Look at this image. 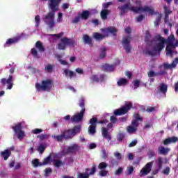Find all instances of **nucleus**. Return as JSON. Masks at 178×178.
Listing matches in <instances>:
<instances>
[{
    "mask_svg": "<svg viewBox=\"0 0 178 178\" xmlns=\"http://www.w3.org/2000/svg\"><path fill=\"white\" fill-rule=\"evenodd\" d=\"M162 165H163L162 158L161 157H159L158 158L159 170H160V169H162Z\"/></svg>",
    "mask_w": 178,
    "mask_h": 178,
    "instance_id": "obj_57",
    "label": "nucleus"
},
{
    "mask_svg": "<svg viewBox=\"0 0 178 178\" xmlns=\"http://www.w3.org/2000/svg\"><path fill=\"white\" fill-rule=\"evenodd\" d=\"M131 108H133V103H131V102H126L124 106H122L118 109L114 110V115L111 116L110 122L113 124H115V123H118V118H116V116H123V115H126Z\"/></svg>",
    "mask_w": 178,
    "mask_h": 178,
    "instance_id": "obj_4",
    "label": "nucleus"
},
{
    "mask_svg": "<svg viewBox=\"0 0 178 178\" xmlns=\"http://www.w3.org/2000/svg\"><path fill=\"white\" fill-rule=\"evenodd\" d=\"M122 44L125 52L130 54L131 52V45H130V39L129 38H124L122 41Z\"/></svg>",
    "mask_w": 178,
    "mask_h": 178,
    "instance_id": "obj_12",
    "label": "nucleus"
},
{
    "mask_svg": "<svg viewBox=\"0 0 178 178\" xmlns=\"http://www.w3.org/2000/svg\"><path fill=\"white\" fill-rule=\"evenodd\" d=\"M19 40H20V37L19 36L8 39L5 44V47L12 45L13 44H16V42H19Z\"/></svg>",
    "mask_w": 178,
    "mask_h": 178,
    "instance_id": "obj_20",
    "label": "nucleus"
},
{
    "mask_svg": "<svg viewBox=\"0 0 178 178\" xmlns=\"http://www.w3.org/2000/svg\"><path fill=\"white\" fill-rule=\"evenodd\" d=\"M53 163L56 168H60V166L63 165V163L62 162V161L59 159H54L53 161Z\"/></svg>",
    "mask_w": 178,
    "mask_h": 178,
    "instance_id": "obj_37",
    "label": "nucleus"
},
{
    "mask_svg": "<svg viewBox=\"0 0 178 178\" xmlns=\"http://www.w3.org/2000/svg\"><path fill=\"white\" fill-rule=\"evenodd\" d=\"M35 48L38 49L39 52H44V51H45V47H44V45H42V43L40 41L36 42Z\"/></svg>",
    "mask_w": 178,
    "mask_h": 178,
    "instance_id": "obj_31",
    "label": "nucleus"
},
{
    "mask_svg": "<svg viewBox=\"0 0 178 178\" xmlns=\"http://www.w3.org/2000/svg\"><path fill=\"white\" fill-rule=\"evenodd\" d=\"M177 63H178V57L175 58L171 64L164 63L163 64V66L165 70L175 69V67L177 66Z\"/></svg>",
    "mask_w": 178,
    "mask_h": 178,
    "instance_id": "obj_14",
    "label": "nucleus"
},
{
    "mask_svg": "<svg viewBox=\"0 0 178 178\" xmlns=\"http://www.w3.org/2000/svg\"><path fill=\"white\" fill-rule=\"evenodd\" d=\"M97 123H98V119L97 118L93 117L90 120V125L89 126L88 130L89 134L91 136H94V134L97 133Z\"/></svg>",
    "mask_w": 178,
    "mask_h": 178,
    "instance_id": "obj_7",
    "label": "nucleus"
},
{
    "mask_svg": "<svg viewBox=\"0 0 178 178\" xmlns=\"http://www.w3.org/2000/svg\"><path fill=\"white\" fill-rule=\"evenodd\" d=\"M11 129H13L15 134H17V133L22 131L23 127H22V124L18 122L15 126L12 127Z\"/></svg>",
    "mask_w": 178,
    "mask_h": 178,
    "instance_id": "obj_29",
    "label": "nucleus"
},
{
    "mask_svg": "<svg viewBox=\"0 0 178 178\" xmlns=\"http://www.w3.org/2000/svg\"><path fill=\"white\" fill-rule=\"evenodd\" d=\"M84 113H86V108L81 109L79 113L73 115L71 118V123H78L79 122H81L83 118H84Z\"/></svg>",
    "mask_w": 178,
    "mask_h": 178,
    "instance_id": "obj_9",
    "label": "nucleus"
},
{
    "mask_svg": "<svg viewBox=\"0 0 178 178\" xmlns=\"http://www.w3.org/2000/svg\"><path fill=\"white\" fill-rule=\"evenodd\" d=\"M117 84L119 87L126 86V84H127V79L124 78H121L118 80V81L117 82Z\"/></svg>",
    "mask_w": 178,
    "mask_h": 178,
    "instance_id": "obj_34",
    "label": "nucleus"
},
{
    "mask_svg": "<svg viewBox=\"0 0 178 178\" xmlns=\"http://www.w3.org/2000/svg\"><path fill=\"white\" fill-rule=\"evenodd\" d=\"M118 10H120V16H123L124 15H126L129 10L131 12H134V13H140V12H148L151 16L154 15V11L149 6H145V7H135L132 6L131 3H124V5L118 7Z\"/></svg>",
    "mask_w": 178,
    "mask_h": 178,
    "instance_id": "obj_3",
    "label": "nucleus"
},
{
    "mask_svg": "<svg viewBox=\"0 0 178 178\" xmlns=\"http://www.w3.org/2000/svg\"><path fill=\"white\" fill-rule=\"evenodd\" d=\"M106 37H108V34L102 35L98 32H95L93 33V38L95 40H97L98 41L102 40L103 38H105Z\"/></svg>",
    "mask_w": 178,
    "mask_h": 178,
    "instance_id": "obj_22",
    "label": "nucleus"
},
{
    "mask_svg": "<svg viewBox=\"0 0 178 178\" xmlns=\"http://www.w3.org/2000/svg\"><path fill=\"white\" fill-rule=\"evenodd\" d=\"M134 120H136L138 122H143V117H141L140 114L137 113L134 115Z\"/></svg>",
    "mask_w": 178,
    "mask_h": 178,
    "instance_id": "obj_47",
    "label": "nucleus"
},
{
    "mask_svg": "<svg viewBox=\"0 0 178 178\" xmlns=\"http://www.w3.org/2000/svg\"><path fill=\"white\" fill-rule=\"evenodd\" d=\"M108 168V163L106 162H102L98 165V169H100V170H105Z\"/></svg>",
    "mask_w": 178,
    "mask_h": 178,
    "instance_id": "obj_38",
    "label": "nucleus"
},
{
    "mask_svg": "<svg viewBox=\"0 0 178 178\" xmlns=\"http://www.w3.org/2000/svg\"><path fill=\"white\" fill-rule=\"evenodd\" d=\"M103 33H104V34H108V35H109L110 33L112 34V35H113L114 37H115L118 33V30L115 29V28L113 26H110L108 28H106V29H104Z\"/></svg>",
    "mask_w": 178,
    "mask_h": 178,
    "instance_id": "obj_15",
    "label": "nucleus"
},
{
    "mask_svg": "<svg viewBox=\"0 0 178 178\" xmlns=\"http://www.w3.org/2000/svg\"><path fill=\"white\" fill-rule=\"evenodd\" d=\"M31 52L34 58H38V51H37V49H35V48H32Z\"/></svg>",
    "mask_w": 178,
    "mask_h": 178,
    "instance_id": "obj_50",
    "label": "nucleus"
},
{
    "mask_svg": "<svg viewBox=\"0 0 178 178\" xmlns=\"http://www.w3.org/2000/svg\"><path fill=\"white\" fill-rule=\"evenodd\" d=\"M72 136L74 137L76 134H79L81 131V125L79 124L74 126L72 129H70Z\"/></svg>",
    "mask_w": 178,
    "mask_h": 178,
    "instance_id": "obj_23",
    "label": "nucleus"
},
{
    "mask_svg": "<svg viewBox=\"0 0 178 178\" xmlns=\"http://www.w3.org/2000/svg\"><path fill=\"white\" fill-rule=\"evenodd\" d=\"M156 76H158L156 72H154L153 70L147 72V77L149 78L156 77Z\"/></svg>",
    "mask_w": 178,
    "mask_h": 178,
    "instance_id": "obj_48",
    "label": "nucleus"
},
{
    "mask_svg": "<svg viewBox=\"0 0 178 178\" xmlns=\"http://www.w3.org/2000/svg\"><path fill=\"white\" fill-rule=\"evenodd\" d=\"M1 83L2 86H6L7 84L8 90H12L13 87V76L9 75L7 79L6 78H2L1 79Z\"/></svg>",
    "mask_w": 178,
    "mask_h": 178,
    "instance_id": "obj_10",
    "label": "nucleus"
},
{
    "mask_svg": "<svg viewBox=\"0 0 178 178\" xmlns=\"http://www.w3.org/2000/svg\"><path fill=\"white\" fill-rule=\"evenodd\" d=\"M102 135L104 138H107V140H111L112 138L111 135H109V131H108V129L105 127L102 128Z\"/></svg>",
    "mask_w": 178,
    "mask_h": 178,
    "instance_id": "obj_25",
    "label": "nucleus"
},
{
    "mask_svg": "<svg viewBox=\"0 0 178 178\" xmlns=\"http://www.w3.org/2000/svg\"><path fill=\"white\" fill-rule=\"evenodd\" d=\"M177 141H178V138L176 136H172V137L165 139L163 143L164 144V145H168V144H172V143H177Z\"/></svg>",
    "mask_w": 178,
    "mask_h": 178,
    "instance_id": "obj_19",
    "label": "nucleus"
},
{
    "mask_svg": "<svg viewBox=\"0 0 178 178\" xmlns=\"http://www.w3.org/2000/svg\"><path fill=\"white\" fill-rule=\"evenodd\" d=\"M90 11L84 10L82 12L81 15L79 14V16L81 19H82V20H87L88 17H90Z\"/></svg>",
    "mask_w": 178,
    "mask_h": 178,
    "instance_id": "obj_30",
    "label": "nucleus"
},
{
    "mask_svg": "<svg viewBox=\"0 0 178 178\" xmlns=\"http://www.w3.org/2000/svg\"><path fill=\"white\" fill-rule=\"evenodd\" d=\"M124 138V134L120 133V134H118V136H117L118 141H123Z\"/></svg>",
    "mask_w": 178,
    "mask_h": 178,
    "instance_id": "obj_54",
    "label": "nucleus"
},
{
    "mask_svg": "<svg viewBox=\"0 0 178 178\" xmlns=\"http://www.w3.org/2000/svg\"><path fill=\"white\" fill-rule=\"evenodd\" d=\"M77 178H90L88 173H79Z\"/></svg>",
    "mask_w": 178,
    "mask_h": 178,
    "instance_id": "obj_51",
    "label": "nucleus"
},
{
    "mask_svg": "<svg viewBox=\"0 0 178 178\" xmlns=\"http://www.w3.org/2000/svg\"><path fill=\"white\" fill-rule=\"evenodd\" d=\"M77 45V40L64 37L60 39V42L58 44V49L60 51H65L66 47H76Z\"/></svg>",
    "mask_w": 178,
    "mask_h": 178,
    "instance_id": "obj_5",
    "label": "nucleus"
},
{
    "mask_svg": "<svg viewBox=\"0 0 178 178\" xmlns=\"http://www.w3.org/2000/svg\"><path fill=\"white\" fill-rule=\"evenodd\" d=\"M90 80H92V81H93L95 83H99V81H101L102 83V81H104V80H105V75L100 74L99 78H98V76L95 74L90 77Z\"/></svg>",
    "mask_w": 178,
    "mask_h": 178,
    "instance_id": "obj_17",
    "label": "nucleus"
},
{
    "mask_svg": "<svg viewBox=\"0 0 178 178\" xmlns=\"http://www.w3.org/2000/svg\"><path fill=\"white\" fill-rule=\"evenodd\" d=\"M134 172V167L133 166H129L127 167L126 175L127 176H130V175H133V172Z\"/></svg>",
    "mask_w": 178,
    "mask_h": 178,
    "instance_id": "obj_39",
    "label": "nucleus"
},
{
    "mask_svg": "<svg viewBox=\"0 0 178 178\" xmlns=\"http://www.w3.org/2000/svg\"><path fill=\"white\" fill-rule=\"evenodd\" d=\"M176 38H175V35L172 34L168 38V40L165 39V38L161 36L160 34L155 35V40L158 41V43L155 44L153 49L156 52H161L163 48H165V44H167L165 48V52L167 56H173V50L172 48H176L178 47V40L176 41V43H173Z\"/></svg>",
    "mask_w": 178,
    "mask_h": 178,
    "instance_id": "obj_1",
    "label": "nucleus"
},
{
    "mask_svg": "<svg viewBox=\"0 0 178 178\" xmlns=\"http://www.w3.org/2000/svg\"><path fill=\"white\" fill-rule=\"evenodd\" d=\"M17 138L18 140H23V138H24V131H23V130L19 131V132H17Z\"/></svg>",
    "mask_w": 178,
    "mask_h": 178,
    "instance_id": "obj_46",
    "label": "nucleus"
},
{
    "mask_svg": "<svg viewBox=\"0 0 178 178\" xmlns=\"http://www.w3.org/2000/svg\"><path fill=\"white\" fill-rule=\"evenodd\" d=\"M152 165H154V163L149 162L147 163L145 167L140 170V176H145L149 173L152 169Z\"/></svg>",
    "mask_w": 178,
    "mask_h": 178,
    "instance_id": "obj_11",
    "label": "nucleus"
},
{
    "mask_svg": "<svg viewBox=\"0 0 178 178\" xmlns=\"http://www.w3.org/2000/svg\"><path fill=\"white\" fill-rule=\"evenodd\" d=\"M163 175H166V176H168L169 173H170V167H166L163 171Z\"/></svg>",
    "mask_w": 178,
    "mask_h": 178,
    "instance_id": "obj_59",
    "label": "nucleus"
},
{
    "mask_svg": "<svg viewBox=\"0 0 178 178\" xmlns=\"http://www.w3.org/2000/svg\"><path fill=\"white\" fill-rule=\"evenodd\" d=\"M47 2L49 1L50 3L49 5V8L51 9V11H49L44 17L43 22L49 29H54L55 27V13L59 10V5L56 3V1H52V0H42Z\"/></svg>",
    "mask_w": 178,
    "mask_h": 178,
    "instance_id": "obj_2",
    "label": "nucleus"
},
{
    "mask_svg": "<svg viewBox=\"0 0 178 178\" xmlns=\"http://www.w3.org/2000/svg\"><path fill=\"white\" fill-rule=\"evenodd\" d=\"M32 165L33 168H38V166L41 167L42 166V164L41 162H40V160L38 159H34L32 161Z\"/></svg>",
    "mask_w": 178,
    "mask_h": 178,
    "instance_id": "obj_35",
    "label": "nucleus"
},
{
    "mask_svg": "<svg viewBox=\"0 0 178 178\" xmlns=\"http://www.w3.org/2000/svg\"><path fill=\"white\" fill-rule=\"evenodd\" d=\"M110 13H111V10L108 9L102 10L100 13L102 19H103V20L108 19V15H109Z\"/></svg>",
    "mask_w": 178,
    "mask_h": 178,
    "instance_id": "obj_27",
    "label": "nucleus"
},
{
    "mask_svg": "<svg viewBox=\"0 0 178 178\" xmlns=\"http://www.w3.org/2000/svg\"><path fill=\"white\" fill-rule=\"evenodd\" d=\"M144 17H145V16H144L143 15H140L138 17H137L136 18L137 23H140V22L144 20Z\"/></svg>",
    "mask_w": 178,
    "mask_h": 178,
    "instance_id": "obj_60",
    "label": "nucleus"
},
{
    "mask_svg": "<svg viewBox=\"0 0 178 178\" xmlns=\"http://www.w3.org/2000/svg\"><path fill=\"white\" fill-rule=\"evenodd\" d=\"M86 105V103L84 102V97H81L79 100V106H80V108H81V109H86V108L84 107Z\"/></svg>",
    "mask_w": 178,
    "mask_h": 178,
    "instance_id": "obj_40",
    "label": "nucleus"
},
{
    "mask_svg": "<svg viewBox=\"0 0 178 178\" xmlns=\"http://www.w3.org/2000/svg\"><path fill=\"white\" fill-rule=\"evenodd\" d=\"M63 74H65V77H70V79L76 77V72L70 70L69 69H65Z\"/></svg>",
    "mask_w": 178,
    "mask_h": 178,
    "instance_id": "obj_21",
    "label": "nucleus"
},
{
    "mask_svg": "<svg viewBox=\"0 0 178 178\" xmlns=\"http://www.w3.org/2000/svg\"><path fill=\"white\" fill-rule=\"evenodd\" d=\"M35 26L40 27V23H41V17H40V15H36L35 17Z\"/></svg>",
    "mask_w": 178,
    "mask_h": 178,
    "instance_id": "obj_42",
    "label": "nucleus"
},
{
    "mask_svg": "<svg viewBox=\"0 0 178 178\" xmlns=\"http://www.w3.org/2000/svg\"><path fill=\"white\" fill-rule=\"evenodd\" d=\"M12 155V152L9 149H5L3 152H1L0 156L1 158L4 159V161H8L9 159V156Z\"/></svg>",
    "mask_w": 178,
    "mask_h": 178,
    "instance_id": "obj_16",
    "label": "nucleus"
},
{
    "mask_svg": "<svg viewBox=\"0 0 178 178\" xmlns=\"http://www.w3.org/2000/svg\"><path fill=\"white\" fill-rule=\"evenodd\" d=\"M159 155H168L169 153V148H165L163 146H160L158 148Z\"/></svg>",
    "mask_w": 178,
    "mask_h": 178,
    "instance_id": "obj_24",
    "label": "nucleus"
},
{
    "mask_svg": "<svg viewBox=\"0 0 178 178\" xmlns=\"http://www.w3.org/2000/svg\"><path fill=\"white\" fill-rule=\"evenodd\" d=\"M96 172H97V167L95 166V165H93L90 170V172L88 175H89V176H92V175H95Z\"/></svg>",
    "mask_w": 178,
    "mask_h": 178,
    "instance_id": "obj_49",
    "label": "nucleus"
},
{
    "mask_svg": "<svg viewBox=\"0 0 178 178\" xmlns=\"http://www.w3.org/2000/svg\"><path fill=\"white\" fill-rule=\"evenodd\" d=\"M45 145L41 144L38 147V151L40 154H44V151H45Z\"/></svg>",
    "mask_w": 178,
    "mask_h": 178,
    "instance_id": "obj_45",
    "label": "nucleus"
},
{
    "mask_svg": "<svg viewBox=\"0 0 178 178\" xmlns=\"http://www.w3.org/2000/svg\"><path fill=\"white\" fill-rule=\"evenodd\" d=\"M36 91H51L52 88V81L51 79H47L42 81V83H36L35 84Z\"/></svg>",
    "mask_w": 178,
    "mask_h": 178,
    "instance_id": "obj_6",
    "label": "nucleus"
},
{
    "mask_svg": "<svg viewBox=\"0 0 178 178\" xmlns=\"http://www.w3.org/2000/svg\"><path fill=\"white\" fill-rule=\"evenodd\" d=\"M115 70V65L109 64H104L102 65V70L103 72H113Z\"/></svg>",
    "mask_w": 178,
    "mask_h": 178,
    "instance_id": "obj_18",
    "label": "nucleus"
},
{
    "mask_svg": "<svg viewBox=\"0 0 178 178\" xmlns=\"http://www.w3.org/2000/svg\"><path fill=\"white\" fill-rule=\"evenodd\" d=\"M128 133H136L137 131V128L133 127V125H129L127 128Z\"/></svg>",
    "mask_w": 178,
    "mask_h": 178,
    "instance_id": "obj_41",
    "label": "nucleus"
},
{
    "mask_svg": "<svg viewBox=\"0 0 178 178\" xmlns=\"http://www.w3.org/2000/svg\"><path fill=\"white\" fill-rule=\"evenodd\" d=\"M40 133H42V129L36 128L32 130L33 134H40Z\"/></svg>",
    "mask_w": 178,
    "mask_h": 178,
    "instance_id": "obj_56",
    "label": "nucleus"
},
{
    "mask_svg": "<svg viewBox=\"0 0 178 178\" xmlns=\"http://www.w3.org/2000/svg\"><path fill=\"white\" fill-rule=\"evenodd\" d=\"M108 170H102L99 172V175L102 177H105V176L108 175Z\"/></svg>",
    "mask_w": 178,
    "mask_h": 178,
    "instance_id": "obj_53",
    "label": "nucleus"
},
{
    "mask_svg": "<svg viewBox=\"0 0 178 178\" xmlns=\"http://www.w3.org/2000/svg\"><path fill=\"white\" fill-rule=\"evenodd\" d=\"M45 70H47L49 73H52L54 70V65L48 64L45 66Z\"/></svg>",
    "mask_w": 178,
    "mask_h": 178,
    "instance_id": "obj_44",
    "label": "nucleus"
},
{
    "mask_svg": "<svg viewBox=\"0 0 178 178\" xmlns=\"http://www.w3.org/2000/svg\"><path fill=\"white\" fill-rule=\"evenodd\" d=\"M83 40L85 44H88V45H92V39L88 35H83Z\"/></svg>",
    "mask_w": 178,
    "mask_h": 178,
    "instance_id": "obj_28",
    "label": "nucleus"
},
{
    "mask_svg": "<svg viewBox=\"0 0 178 178\" xmlns=\"http://www.w3.org/2000/svg\"><path fill=\"white\" fill-rule=\"evenodd\" d=\"M63 134L65 135V140H70L74 137L73 134H72V131L70 129L63 131Z\"/></svg>",
    "mask_w": 178,
    "mask_h": 178,
    "instance_id": "obj_26",
    "label": "nucleus"
},
{
    "mask_svg": "<svg viewBox=\"0 0 178 178\" xmlns=\"http://www.w3.org/2000/svg\"><path fill=\"white\" fill-rule=\"evenodd\" d=\"M52 159V156L51 155L48 156L47 157L43 159L42 163V166H45V165H49L51 163V160Z\"/></svg>",
    "mask_w": 178,
    "mask_h": 178,
    "instance_id": "obj_33",
    "label": "nucleus"
},
{
    "mask_svg": "<svg viewBox=\"0 0 178 178\" xmlns=\"http://www.w3.org/2000/svg\"><path fill=\"white\" fill-rule=\"evenodd\" d=\"M123 173V168L122 167L119 168L115 172V175L116 176H119V175H122Z\"/></svg>",
    "mask_w": 178,
    "mask_h": 178,
    "instance_id": "obj_58",
    "label": "nucleus"
},
{
    "mask_svg": "<svg viewBox=\"0 0 178 178\" xmlns=\"http://www.w3.org/2000/svg\"><path fill=\"white\" fill-rule=\"evenodd\" d=\"M48 135L47 134H42L40 135L39 136H38V138H39L40 140H45L47 138H48Z\"/></svg>",
    "mask_w": 178,
    "mask_h": 178,
    "instance_id": "obj_64",
    "label": "nucleus"
},
{
    "mask_svg": "<svg viewBox=\"0 0 178 178\" xmlns=\"http://www.w3.org/2000/svg\"><path fill=\"white\" fill-rule=\"evenodd\" d=\"M140 125V123L138 122V121L136 120H133L131 122V126H133L134 127H135L136 129H137L138 127V126Z\"/></svg>",
    "mask_w": 178,
    "mask_h": 178,
    "instance_id": "obj_55",
    "label": "nucleus"
},
{
    "mask_svg": "<svg viewBox=\"0 0 178 178\" xmlns=\"http://www.w3.org/2000/svg\"><path fill=\"white\" fill-rule=\"evenodd\" d=\"M80 19H81V17H80V14H79V16L75 17V18L72 20V23H79L80 22Z\"/></svg>",
    "mask_w": 178,
    "mask_h": 178,
    "instance_id": "obj_62",
    "label": "nucleus"
},
{
    "mask_svg": "<svg viewBox=\"0 0 178 178\" xmlns=\"http://www.w3.org/2000/svg\"><path fill=\"white\" fill-rule=\"evenodd\" d=\"M160 91L163 94H166L168 92V85L165 83H161L160 84Z\"/></svg>",
    "mask_w": 178,
    "mask_h": 178,
    "instance_id": "obj_36",
    "label": "nucleus"
},
{
    "mask_svg": "<svg viewBox=\"0 0 178 178\" xmlns=\"http://www.w3.org/2000/svg\"><path fill=\"white\" fill-rule=\"evenodd\" d=\"M78 151H80V145L74 143L72 145L67 147L64 152V155H75Z\"/></svg>",
    "mask_w": 178,
    "mask_h": 178,
    "instance_id": "obj_8",
    "label": "nucleus"
},
{
    "mask_svg": "<svg viewBox=\"0 0 178 178\" xmlns=\"http://www.w3.org/2000/svg\"><path fill=\"white\" fill-rule=\"evenodd\" d=\"M146 112H147L148 113H151L152 112H156V106H154V107H148L146 109Z\"/></svg>",
    "mask_w": 178,
    "mask_h": 178,
    "instance_id": "obj_52",
    "label": "nucleus"
},
{
    "mask_svg": "<svg viewBox=\"0 0 178 178\" xmlns=\"http://www.w3.org/2000/svg\"><path fill=\"white\" fill-rule=\"evenodd\" d=\"M63 14L62 13H58V18H57V23H60L62 22V17Z\"/></svg>",
    "mask_w": 178,
    "mask_h": 178,
    "instance_id": "obj_61",
    "label": "nucleus"
},
{
    "mask_svg": "<svg viewBox=\"0 0 178 178\" xmlns=\"http://www.w3.org/2000/svg\"><path fill=\"white\" fill-rule=\"evenodd\" d=\"M145 42L147 45H152V43L158 42V40H155V36L153 39H151V33H149V31H147L145 36Z\"/></svg>",
    "mask_w": 178,
    "mask_h": 178,
    "instance_id": "obj_13",
    "label": "nucleus"
},
{
    "mask_svg": "<svg viewBox=\"0 0 178 178\" xmlns=\"http://www.w3.org/2000/svg\"><path fill=\"white\" fill-rule=\"evenodd\" d=\"M159 23H161V17H158L155 22H154V26L155 27H158L159 26Z\"/></svg>",
    "mask_w": 178,
    "mask_h": 178,
    "instance_id": "obj_63",
    "label": "nucleus"
},
{
    "mask_svg": "<svg viewBox=\"0 0 178 178\" xmlns=\"http://www.w3.org/2000/svg\"><path fill=\"white\" fill-rule=\"evenodd\" d=\"M54 138L58 143H60L65 140V134H63V132H61L60 135L54 136Z\"/></svg>",
    "mask_w": 178,
    "mask_h": 178,
    "instance_id": "obj_32",
    "label": "nucleus"
},
{
    "mask_svg": "<svg viewBox=\"0 0 178 178\" xmlns=\"http://www.w3.org/2000/svg\"><path fill=\"white\" fill-rule=\"evenodd\" d=\"M106 56V47H102V52L99 55L100 59H104Z\"/></svg>",
    "mask_w": 178,
    "mask_h": 178,
    "instance_id": "obj_43",
    "label": "nucleus"
}]
</instances>
